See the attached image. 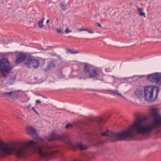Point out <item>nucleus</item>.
I'll return each mask as SVG.
<instances>
[{
  "mask_svg": "<svg viewBox=\"0 0 161 161\" xmlns=\"http://www.w3.org/2000/svg\"><path fill=\"white\" fill-rule=\"evenodd\" d=\"M152 115L153 118L152 123L149 125H146L145 122L148 119L147 117H139L136 119L135 123L125 131L121 132H110L109 140L111 142H115L125 140L130 136L134 131L139 134H144L151 133L155 128L161 125V116L158 113L156 108L151 109Z\"/></svg>",
  "mask_w": 161,
  "mask_h": 161,
  "instance_id": "f257e3e1",
  "label": "nucleus"
},
{
  "mask_svg": "<svg viewBox=\"0 0 161 161\" xmlns=\"http://www.w3.org/2000/svg\"><path fill=\"white\" fill-rule=\"evenodd\" d=\"M92 66L87 63H84L83 67L84 73L81 74V77L84 79L92 78L97 80L103 81L104 74L101 69L93 68Z\"/></svg>",
  "mask_w": 161,
  "mask_h": 161,
  "instance_id": "f03ea898",
  "label": "nucleus"
},
{
  "mask_svg": "<svg viewBox=\"0 0 161 161\" xmlns=\"http://www.w3.org/2000/svg\"><path fill=\"white\" fill-rule=\"evenodd\" d=\"M25 149V147L17 148L9 146L8 143L0 141V154L2 157L10 156L14 153L18 158H19L24 155Z\"/></svg>",
  "mask_w": 161,
  "mask_h": 161,
  "instance_id": "7ed1b4c3",
  "label": "nucleus"
},
{
  "mask_svg": "<svg viewBox=\"0 0 161 161\" xmlns=\"http://www.w3.org/2000/svg\"><path fill=\"white\" fill-rule=\"evenodd\" d=\"M159 92V87L155 86H148L145 87L144 97L148 102H152L157 99Z\"/></svg>",
  "mask_w": 161,
  "mask_h": 161,
  "instance_id": "20e7f679",
  "label": "nucleus"
},
{
  "mask_svg": "<svg viewBox=\"0 0 161 161\" xmlns=\"http://www.w3.org/2000/svg\"><path fill=\"white\" fill-rule=\"evenodd\" d=\"M12 68L7 58H4L0 60V74L3 78L7 77L11 73Z\"/></svg>",
  "mask_w": 161,
  "mask_h": 161,
  "instance_id": "39448f33",
  "label": "nucleus"
},
{
  "mask_svg": "<svg viewBox=\"0 0 161 161\" xmlns=\"http://www.w3.org/2000/svg\"><path fill=\"white\" fill-rule=\"evenodd\" d=\"M24 64L28 68H33L34 69L37 68L40 65L39 61L30 55L29 57L24 62Z\"/></svg>",
  "mask_w": 161,
  "mask_h": 161,
  "instance_id": "423d86ee",
  "label": "nucleus"
},
{
  "mask_svg": "<svg viewBox=\"0 0 161 161\" xmlns=\"http://www.w3.org/2000/svg\"><path fill=\"white\" fill-rule=\"evenodd\" d=\"M147 79L152 82L161 85V73L156 72L149 74L147 75Z\"/></svg>",
  "mask_w": 161,
  "mask_h": 161,
  "instance_id": "0eeeda50",
  "label": "nucleus"
},
{
  "mask_svg": "<svg viewBox=\"0 0 161 161\" xmlns=\"http://www.w3.org/2000/svg\"><path fill=\"white\" fill-rule=\"evenodd\" d=\"M30 56L28 53L23 52H19L16 55V59L15 61V63L16 64H19L27 60Z\"/></svg>",
  "mask_w": 161,
  "mask_h": 161,
  "instance_id": "6e6552de",
  "label": "nucleus"
},
{
  "mask_svg": "<svg viewBox=\"0 0 161 161\" xmlns=\"http://www.w3.org/2000/svg\"><path fill=\"white\" fill-rule=\"evenodd\" d=\"M65 138V136L64 134H59L53 132L51 133L50 137L47 138V139L49 141L52 142L56 140H63Z\"/></svg>",
  "mask_w": 161,
  "mask_h": 161,
  "instance_id": "1a4fd4ad",
  "label": "nucleus"
},
{
  "mask_svg": "<svg viewBox=\"0 0 161 161\" xmlns=\"http://www.w3.org/2000/svg\"><path fill=\"white\" fill-rule=\"evenodd\" d=\"M36 149L37 150L38 154L41 157L44 158H50L54 154V152L53 151L43 152L42 150L40 147H37Z\"/></svg>",
  "mask_w": 161,
  "mask_h": 161,
  "instance_id": "9d476101",
  "label": "nucleus"
},
{
  "mask_svg": "<svg viewBox=\"0 0 161 161\" xmlns=\"http://www.w3.org/2000/svg\"><path fill=\"white\" fill-rule=\"evenodd\" d=\"M26 131L27 134L32 135L33 137L36 139H38L39 136L36 130L31 126L28 127L26 128Z\"/></svg>",
  "mask_w": 161,
  "mask_h": 161,
  "instance_id": "9b49d317",
  "label": "nucleus"
},
{
  "mask_svg": "<svg viewBox=\"0 0 161 161\" xmlns=\"http://www.w3.org/2000/svg\"><path fill=\"white\" fill-rule=\"evenodd\" d=\"M71 147L74 151L77 150L78 148L81 150H86L88 148V147H84L81 143L79 142H77L76 144L71 143Z\"/></svg>",
  "mask_w": 161,
  "mask_h": 161,
  "instance_id": "f8f14e48",
  "label": "nucleus"
},
{
  "mask_svg": "<svg viewBox=\"0 0 161 161\" xmlns=\"http://www.w3.org/2000/svg\"><path fill=\"white\" fill-rule=\"evenodd\" d=\"M57 60H52L48 63L47 68L45 69L46 71L49 70L54 68L56 64Z\"/></svg>",
  "mask_w": 161,
  "mask_h": 161,
  "instance_id": "ddd939ff",
  "label": "nucleus"
},
{
  "mask_svg": "<svg viewBox=\"0 0 161 161\" xmlns=\"http://www.w3.org/2000/svg\"><path fill=\"white\" fill-rule=\"evenodd\" d=\"M3 94L5 96L8 95L12 98H14L15 97L17 98L18 95L17 93L16 92L14 91H11L9 92H4Z\"/></svg>",
  "mask_w": 161,
  "mask_h": 161,
  "instance_id": "4468645a",
  "label": "nucleus"
},
{
  "mask_svg": "<svg viewBox=\"0 0 161 161\" xmlns=\"http://www.w3.org/2000/svg\"><path fill=\"white\" fill-rule=\"evenodd\" d=\"M95 120L99 125L103 124L106 120V118H102L100 117L96 118Z\"/></svg>",
  "mask_w": 161,
  "mask_h": 161,
  "instance_id": "2eb2a0df",
  "label": "nucleus"
},
{
  "mask_svg": "<svg viewBox=\"0 0 161 161\" xmlns=\"http://www.w3.org/2000/svg\"><path fill=\"white\" fill-rule=\"evenodd\" d=\"M16 78V75L10 77L8 80V83L10 85L12 84L15 80Z\"/></svg>",
  "mask_w": 161,
  "mask_h": 161,
  "instance_id": "dca6fc26",
  "label": "nucleus"
},
{
  "mask_svg": "<svg viewBox=\"0 0 161 161\" xmlns=\"http://www.w3.org/2000/svg\"><path fill=\"white\" fill-rule=\"evenodd\" d=\"M44 19V18L43 17L41 20L38 22V26L40 28H42L44 26L43 22Z\"/></svg>",
  "mask_w": 161,
  "mask_h": 161,
  "instance_id": "f3484780",
  "label": "nucleus"
},
{
  "mask_svg": "<svg viewBox=\"0 0 161 161\" xmlns=\"http://www.w3.org/2000/svg\"><path fill=\"white\" fill-rule=\"evenodd\" d=\"M142 90L138 88L136 90L135 94L138 96H140L142 95Z\"/></svg>",
  "mask_w": 161,
  "mask_h": 161,
  "instance_id": "a211bd4d",
  "label": "nucleus"
},
{
  "mask_svg": "<svg viewBox=\"0 0 161 161\" xmlns=\"http://www.w3.org/2000/svg\"><path fill=\"white\" fill-rule=\"evenodd\" d=\"M26 145L28 146H32L34 145H36L37 144L36 142H35L33 140H31L28 142L27 143H25Z\"/></svg>",
  "mask_w": 161,
  "mask_h": 161,
  "instance_id": "6ab92c4d",
  "label": "nucleus"
},
{
  "mask_svg": "<svg viewBox=\"0 0 161 161\" xmlns=\"http://www.w3.org/2000/svg\"><path fill=\"white\" fill-rule=\"evenodd\" d=\"M60 4L61 8L63 11H65L67 10V5L64 4V2H61Z\"/></svg>",
  "mask_w": 161,
  "mask_h": 161,
  "instance_id": "aec40b11",
  "label": "nucleus"
},
{
  "mask_svg": "<svg viewBox=\"0 0 161 161\" xmlns=\"http://www.w3.org/2000/svg\"><path fill=\"white\" fill-rule=\"evenodd\" d=\"M66 53H71L72 54H76L78 53H79V52L78 51H74L69 49L68 48L66 49Z\"/></svg>",
  "mask_w": 161,
  "mask_h": 161,
  "instance_id": "412c9836",
  "label": "nucleus"
},
{
  "mask_svg": "<svg viewBox=\"0 0 161 161\" xmlns=\"http://www.w3.org/2000/svg\"><path fill=\"white\" fill-rule=\"evenodd\" d=\"M109 130H107L106 131L104 132L100 133V135L104 136H108L109 137V134H108V132H109Z\"/></svg>",
  "mask_w": 161,
  "mask_h": 161,
  "instance_id": "4be33fe9",
  "label": "nucleus"
},
{
  "mask_svg": "<svg viewBox=\"0 0 161 161\" xmlns=\"http://www.w3.org/2000/svg\"><path fill=\"white\" fill-rule=\"evenodd\" d=\"M138 10L139 11V14L141 16H143L144 17H146L145 14V12H143V9L142 8H139Z\"/></svg>",
  "mask_w": 161,
  "mask_h": 161,
  "instance_id": "5701e85b",
  "label": "nucleus"
},
{
  "mask_svg": "<svg viewBox=\"0 0 161 161\" xmlns=\"http://www.w3.org/2000/svg\"><path fill=\"white\" fill-rule=\"evenodd\" d=\"M45 150H48L52 148V147L49 145H45L43 146Z\"/></svg>",
  "mask_w": 161,
  "mask_h": 161,
  "instance_id": "b1692460",
  "label": "nucleus"
},
{
  "mask_svg": "<svg viewBox=\"0 0 161 161\" xmlns=\"http://www.w3.org/2000/svg\"><path fill=\"white\" fill-rule=\"evenodd\" d=\"M79 31H87L88 32L90 33H93V31H92L89 30L87 29H79Z\"/></svg>",
  "mask_w": 161,
  "mask_h": 161,
  "instance_id": "393cba45",
  "label": "nucleus"
},
{
  "mask_svg": "<svg viewBox=\"0 0 161 161\" xmlns=\"http://www.w3.org/2000/svg\"><path fill=\"white\" fill-rule=\"evenodd\" d=\"M73 125L72 124L69 123L67 124L65 126V128L68 129L69 128H72L73 127Z\"/></svg>",
  "mask_w": 161,
  "mask_h": 161,
  "instance_id": "a878e982",
  "label": "nucleus"
},
{
  "mask_svg": "<svg viewBox=\"0 0 161 161\" xmlns=\"http://www.w3.org/2000/svg\"><path fill=\"white\" fill-rule=\"evenodd\" d=\"M108 91L110 92L115 94H117L118 95H119L120 93H118V91L117 90L112 91L110 90H108Z\"/></svg>",
  "mask_w": 161,
  "mask_h": 161,
  "instance_id": "bb28decb",
  "label": "nucleus"
},
{
  "mask_svg": "<svg viewBox=\"0 0 161 161\" xmlns=\"http://www.w3.org/2000/svg\"><path fill=\"white\" fill-rule=\"evenodd\" d=\"M56 31H57V32L58 33L61 34H63V31H62L61 29H57Z\"/></svg>",
  "mask_w": 161,
  "mask_h": 161,
  "instance_id": "cd10ccee",
  "label": "nucleus"
},
{
  "mask_svg": "<svg viewBox=\"0 0 161 161\" xmlns=\"http://www.w3.org/2000/svg\"><path fill=\"white\" fill-rule=\"evenodd\" d=\"M32 110L37 115H39V114L37 112V111H36V109H35V108L34 107H33L32 108Z\"/></svg>",
  "mask_w": 161,
  "mask_h": 161,
  "instance_id": "c85d7f7f",
  "label": "nucleus"
},
{
  "mask_svg": "<svg viewBox=\"0 0 161 161\" xmlns=\"http://www.w3.org/2000/svg\"><path fill=\"white\" fill-rule=\"evenodd\" d=\"M71 32V30H68V28H67L65 31V32L66 33H68L69 32Z\"/></svg>",
  "mask_w": 161,
  "mask_h": 161,
  "instance_id": "c756f323",
  "label": "nucleus"
},
{
  "mask_svg": "<svg viewBox=\"0 0 161 161\" xmlns=\"http://www.w3.org/2000/svg\"><path fill=\"white\" fill-rule=\"evenodd\" d=\"M160 129H158L156 130L155 132L156 133V134H157L160 132Z\"/></svg>",
  "mask_w": 161,
  "mask_h": 161,
  "instance_id": "7c9ffc66",
  "label": "nucleus"
},
{
  "mask_svg": "<svg viewBox=\"0 0 161 161\" xmlns=\"http://www.w3.org/2000/svg\"><path fill=\"white\" fill-rule=\"evenodd\" d=\"M36 103H41V102L40 100H36Z\"/></svg>",
  "mask_w": 161,
  "mask_h": 161,
  "instance_id": "2f4dec72",
  "label": "nucleus"
},
{
  "mask_svg": "<svg viewBox=\"0 0 161 161\" xmlns=\"http://www.w3.org/2000/svg\"><path fill=\"white\" fill-rule=\"evenodd\" d=\"M31 104H30L28 105L26 107V108L28 109H29L31 107Z\"/></svg>",
  "mask_w": 161,
  "mask_h": 161,
  "instance_id": "473e14b6",
  "label": "nucleus"
},
{
  "mask_svg": "<svg viewBox=\"0 0 161 161\" xmlns=\"http://www.w3.org/2000/svg\"><path fill=\"white\" fill-rule=\"evenodd\" d=\"M49 21H50L49 19H47L46 21V23L48 24L49 22Z\"/></svg>",
  "mask_w": 161,
  "mask_h": 161,
  "instance_id": "72a5a7b5",
  "label": "nucleus"
},
{
  "mask_svg": "<svg viewBox=\"0 0 161 161\" xmlns=\"http://www.w3.org/2000/svg\"><path fill=\"white\" fill-rule=\"evenodd\" d=\"M97 25L100 27H101L102 26L99 23H98Z\"/></svg>",
  "mask_w": 161,
  "mask_h": 161,
  "instance_id": "f704fd0d",
  "label": "nucleus"
}]
</instances>
